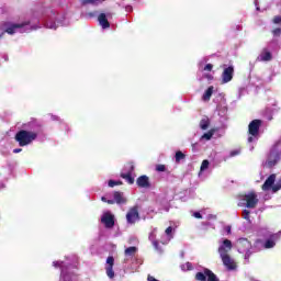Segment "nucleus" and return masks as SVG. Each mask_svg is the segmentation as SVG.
<instances>
[{"label":"nucleus","instance_id":"nucleus-4","mask_svg":"<svg viewBox=\"0 0 281 281\" xmlns=\"http://www.w3.org/2000/svg\"><path fill=\"white\" fill-rule=\"evenodd\" d=\"M262 122L260 120H254L248 125V143L251 144L254 142H258V137L260 135V125Z\"/></svg>","mask_w":281,"mask_h":281},{"label":"nucleus","instance_id":"nucleus-34","mask_svg":"<svg viewBox=\"0 0 281 281\" xmlns=\"http://www.w3.org/2000/svg\"><path fill=\"white\" fill-rule=\"evenodd\" d=\"M237 155H240V149H233L229 153V157H237Z\"/></svg>","mask_w":281,"mask_h":281},{"label":"nucleus","instance_id":"nucleus-19","mask_svg":"<svg viewBox=\"0 0 281 281\" xmlns=\"http://www.w3.org/2000/svg\"><path fill=\"white\" fill-rule=\"evenodd\" d=\"M136 186H138V188H144L145 190H148V188H150V179L148 178V176H140L136 180Z\"/></svg>","mask_w":281,"mask_h":281},{"label":"nucleus","instance_id":"nucleus-2","mask_svg":"<svg viewBox=\"0 0 281 281\" xmlns=\"http://www.w3.org/2000/svg\"><path fill=\"white\" fill-rule=\"evenodd\" d=\"M38 137V132L34 128V123H27L23 125V130L15 135V142L19 146H30L34 139Z\"/></svg>","mask_w":281,"mask_h":281},{"label":"nucleus","instance_id":"nucleus-17","mask_svg":"<svg viewBox=\"0 0 281 281\" xmlns=\"http://www.w3.org/2000/svg\"><path fill=\"white\" fill-rule=\"evenodd\" d=\"M172 232H175V229L172 228V226H169L168 228H166L165 234L162 235V237L160 238V243L162 245H168V243H170V240L172 238H175Z\"/></svg>","mask_w":281,"mask_h":281},{"label":"nucleus","instance_id":"nucleus-45","mask_svg":"<svg viewBox=\"0 0 281 281\" xmlns=\"http://www.w3.org/2000/svg\"><path fill=\"white\" fill-rule=\"evenodd\" d=\"M168 210H169L168 207L165 209L166 212H168Z\"/></svg>","mask_w":281,"mask_h":281},{"label":"nucleus","instance_id":"nucleus-7","mask_svg":"<svg viewBox=\"0 0 281 281\" xmlns=\"http://www.w3.org/2000/svg\"><path fill=\"white\" fill-rule=\"evenodd\" d=\"M239 205L254 209L258 205V196L256 193H248L240 199Z\"/></svg>","mask_w":281,"mask_h":281},{"label":"nucleus","instance_id":"nucleus-16","mask_svg":"<svg viewBox=\"0 0 281 281\" xmlns=\"http://www.w3.org/2000/svg\"><path fill=\"white\" fill-rule=\"evenodd\" d=\"M272 34L273 36H281V16H274L272 20Z\"/></svg>","mask_w":281,"mask_h":281},{"label":"nucleus","instance_id":"nucleus-33","mask_svg":"<svg viewBox=\"0 0 281 281\" xmlns=\"http://www.w3.org/2000/svg\"><path fill=\"white\" fill-rule=\"evenodd\" d=\"M109 188H115V186H122L121 181L110 180L108 182Z\"/></svg>","mask_w":281,"mask_h":281},{"label":"nucleus","instance_id":"nucleus-27","mask_svg":"<svg viewBox=\"0 0 281 281\" xmlns=\"http://www.w3.org/2000/svg\"><path fill=\"white\" fill-rule=\"evenodd\" d=\"M207 168H210V160H203L200 167L199 177H202Z\"/></svg>","mask_w":281,"mask_h":281},{"label":"nucleus","instance_id":"nucleus-39","mask_svg":"<svg viewBox=\"0 0 281 281\" xmlns=\"http://www.w3.org/2000/svg\"><path fill=\"white\" fill-rule=\"evenodd\" d=\"M243 218H245L246 221H249V211L244 210V212H243Z\"/></svg>","mask_w":281,"mask_h":281},{"label":"nucleus","instance_id":"nucleus-20","mask_svg":"<svg viewBox=\"0 0 281 281\" xmlns=\"http://www.w3.org/2000/svg\"><path fill=\"white\" fill-rule=\"evenodd\" d=\"M276 240H278V234L271 235L263 244L265 249H273Z\"/></svg>","mask_w":281,"mask_h":281},{"label":"nucleus","instance_id":"nucleus-10","mask_svg":"<svg viewBox=\"0 0 281 281\" xmlns=\"http://www.w3.org/2000/svg\"><path fill=\"white\" fill-rule=\"evenodd\" d=\"M278 161H280V154H278V150L272 149L268 157L267 160L265 161L263 166L266 168H273V166H276V164H278Z\"/></svg>","mask_w":281,"mask_h":281},{"label":"nucleus","instance_id":"nucleus-21","mask_svg":"<svg viewBox=\"0 0 281 281\" xmlns=\"http://www.w3.org/2000/svg\"><path fill=\"white\" fill-rule=\"evenodd\" d=\"M98 21H99V25H101V27L103 30H106V29L111 27V24L109 23V20H106V14L101 13L98 16Z\"/></svg>","mask_w":281,"mask_h":281},{"label":"nucleus","instance_id":"nucleus-29","mask_svg":"<svg viewBox=\"0 0 281 281\" xmlns=\"http://www.w3.org/2000/svg\"><path fill=\"white\" fill-rule=\"evenodd\" d=\"M213 136H214V130H211L201 136V142H210V139H212Z\"/></svg>","mask_w":281,"mask_h":281},{"label":"nucleus","instance_id":"nucleus-32","mask_svg":"<svg viewBox=\"0 0 281 281\" xmlns=\"http://www.w3.org/2000/svg\"><path fill=\"white\" fill-rule=\"evenodd\" d=\"M181 159H186V155H183V153H181V151H177L176 153V161H177V164H179V161H181Z\"/></svg>","mask_w":281,"mask_h":281},{"label":"nucleus","instance_id":"nucleus-28","mask_svg":"<svg viewBox=\"0 0 281 281\" xmlns=\"http://www.w3.org/2000/svg\"><path fill=\"white\" fill-rule=\"evenodd\" d=\"M135 254H137V247H135V246H132V247H128V248L125 249V256L127 258H133V256Z\"/></svg>","mask_w":281,"mask_h":281},{"label":"nucleus","instance_id":"nucleus-38","mask_svg":"<svg viewBox=\"0 0 281 281\" xmlns=\"http://www.w3.org/2000/svg\"><path fill=\"white\" fill-rule=\"evenodd\" d=\"M212 69H214V66L212 64H207L204 68L203 71H211Z\"/></svg>","mask_w":281,"mask_h":281},{"label":"nucleus","instance_id":"nucleus-37","mask_svg":"<svg viewBox=\"0 0 281 281\" xmlns=\"http://www.w3.org/2000/svg\"><path fill=\"white\" fill-rule=\"evenodd\" d=\"M101 201H103V203H109V205H113V203H115V201H113V200H106L105 196H102Z\"/></svg>","mask_w":281,"mask_h":281},{"label":"nucleus","instance_id":"nucleus-11","mask_svg":"<svg viewBox=\"0 0 281 281\" xmlns=\"http://www.w3.org/2000/svg\"><path fill=\"white\" fill-rule=\"evenodd\" d=\"M231 251H232V240L224 239L223 241H220V246H218L220 257L229 256Z\"/></svg>","mask_w":281,"mask_h":281},{"label":"nucleus","instance_id":"nucleus-42","mask_svg":"<svg viewBox=\"0 0 281 281\" xmlns=\"http://www.w3.org/2000/svg\"><path fill=\"white\" fill-rule=\"evenodd\" d=\"M21 150H23V149H21V148H15V149H13V153L16 155V154L21 153Z\"/></svg>","mask_w":281,"mask_h":281},{"label":"nucleus","instance_id":"nucleus-36","mask_svg":"<svg viewBox=\"0 0 281 281\" xmlns=\"http://www.w3.org/2000/svg\"><path fill=\"white\" fill-rule=\"evenodd\" d=\"M102 1H104V0H85L83 3H93V4H98V3H102Z\"/></svg>","mask_w":281,"mask_h":281},{"label":"nucleus","instance_id":"nucleus-25","mask_svg":"<svg viewBox=\"0 0 281 281\" xmlns=\"http://www.w3.org/2000/svg\"><path fill=\"white\" fill-rule=\"evenodd\" d=\"M149 240L153 243L155 249H158L159 243L157 241V228H154L149 234Z\"/></svg>","mask_w":281,"mask_h":281},{"label":"nucleus","instance_id":"nucleus-43","mask_svg":"<svg viewBox=\"0 0 281 281\" xmlns=\"http://www.w3.org/2000/svg\"><path fill=\"white\" fill-rule=\"evenodd\" d=\"M148 281H157V279L155 277H148Z\"/></svg>","mask_w":281,"mask_h":281},{"label":"nucleus","instance_id":"nucleus-26","mask_svg":"<svg viewBox=\"0 0 281 281\" xmlns=\"http://www.w3.org/2000/svg\"><path fill=\"white\" fill-rule=\"evenodd\" d=\"M209 127H210V119H207V116H204L200 121V128H202V131H207Z\"/></svg>","mask_w":281,"mask_h":281},{"label":"nucleus","instance_id":"nucleus-15","mask_svg":"<svg viewBox=\"0 0 281 281\" xmlns=\"http://www.w3.org/2000/svg\"><path fill=\"white\" fill-rule=\"evenodd\" d=\"M113 265H115V259L113 257H108L106 263H105V273L110 280H113L115 278V272L113 271Z\"/></svg>","mask_w":281,"mask_h":281},{"label":"nucleus","instance_id":"nucleus-1","mask_svg":"<svg viewBox=\"0 0 281 281\" xmlns=\"http://www.w3.org/2000/svg\"><path fill=\"white\" fill-rule=\"evenodd\" d=\"M43 27V24L37 23L33 24L32 21L27 20L22 23H16V22H4L0 26L1 33H0V38L3 36V34H25L30 32H34V30H41Z\"/></svg>","mask_w":281,"mask_h":281},{"label":"nucleus","instance_id":"nucleus-31","mask_svg":"<svg viewBox=\"0 0 281 281\" xmlns=\"http://www.w3.org/2000/svg\"><path fill=\"white\" fill-rule=\"evenodd\" d=\"M180 268L182 269V271H192V263L186 262L181 265Z\"/></svg>","mask_w":281,"mask_h":281},{"label":"nucleus","instance_id":"nucleus-3","mask_svg":"<svg viewBox=\"0 0 281 281\" xmlns=\"http://www.w3.org/2000/svg\"><path fill=\"white\" fill-rule=\"evenodd\" d=\"M44 27L47 30H58V25H69V22L63 21V16L56 13L54 10L47 11L42 19Z\"/></svg>","mask_w":281,"mask_h":281},{"label":"nucleus","instance_id":"nucleus-41","mask_svg":"<svg viewBox=\"0 0 281 281\" xmlns=\"http://www.w3.org/2000/svg\"><path fill=\"white\" fill-rule=\"evenodd\" d=\"M225 232H226L227 234H232V226H226V227H225Z\"/></svg>","mask_w":281,"mask_h":281},{"label":"nucleus","instance_id":"nucleus-22","mask_svg":"<svg viewBox=\"0 0 281 281\" xmlns=\"http://www.w3.org/2000/svg\"><path fill=\"white\" fill-rule=\"evenodd\" d=\"M271 52H269L268 49H263L257 59L261 63H268L269 60H271Z\"/></svg>","mask_w":281,"mask_h":281},{"label":"nucleus","instance_id":"nucleus-8","mask_svg":"<svg viewBox=\"0 0 281 281\" xmlns=\"http://www.w3.org/2000/svg\"><path fill=\"white\" fill-rule=\"evenodd\" d=\"M53 266L55 268L60 267L63 281H77L76 276L74 273L67 272V269H65V265L63 263V261H54Z\"/></svg>","mask_w":281,"mask_h":281},{"label":"nucleus","instance_id":"nucleus-6","mask_svg":"<svg viewBox=\"0 0 281 281\" xmlns=\"http://www.w3.org/2000/svg\"><path fill=\"white\" fill-rule=\"evenodd\" d=\"M236 247L240 254H244L245 260H249V257L251 256V243L245 238H241L237 240Z\"/></svg>","mask_w":281,"mask_h":281},{"label":"nucleus","instance_id":"nucleus-44","mask_svg":"<svg viewBox=\"0 0 281 281\" xmlns=\"http://www.w3.org/2000/svg\"><path fill=\"white\" fill-rule=\"evenodd\" d=\"M207 78H209V80H212L213 77L212 76H207Z\"/></svg>","mask_w":281,"mask_h":281},{"label":"nucleus","instance_id":"nucleus-30","mask_svg":"<svg viewBox=\"0 0 281 281\" xmlns=\"http://www.w3.org/2000/svg\"><path fill=\"white\" fill-rule=\"evenodd\" d=\"M121 177L127 181L132 186V183H135V179L131 177V173H122Z\"/></svg>","mask_w":281,"mask_h":281},{"label":"nucleus","instance_id":"nucleus-18","mask_svg":"<svg viewBox=\"0 0 281 281\" xmlns=\"http://www.w3.org/2000/svg\"><path fill=\"white\" fill-rule=\"evenodd\" d=\"M222 258V262L224 265V267H226V269H228L229 271L236 269V262L234 261V259H232V257H229V255H225Z\"/></svg>","mask_w":281,"mask_h":281},{"label":"nucleus","instance_id":"nucleus-13","mask_svg":"<svg viewBox=\"0 0 281 281\" xmlns=\"http://www.w3.org/2000/svg\"><path fill=\"white\" fill-rule=\"evenodd\" d=\"M234 78V66L225 67L222 72V85H227V82H232Z\"/></svg>","mask_w":281,"mask_h":281},{"label":"nucleus","instance_id":"nucleus-24","mask_svg":"<svg viewBox=\"0 0 281 281\" xmlns=\"http://www.w3.org/2000/svg\"><path fill=\"white\" fill-rule=\"evenodd\" d=\"M214 93V86L209 87L204 94L202 95L203 102H210V98H212V94Z\"/></svg>","mask_w":281,"mask_h":281},{"label":"nucleus","instance_id":"nucleus-5","mask_svg":"<svg viewBox=\"0 0 281 281\" xmlns=\"http://www.w3.org/2000/svg\"><path fill=\"white\" fill-rule=\"evenodd\" d=\"M262 190L265 192L269 190H271L272 192H278L279 190H281V179H279L276 183V175L272 173L267 178V180L262 184Z\"/></svg>","mask_w":281,"mask_h":281},{"label":"nucleus","instance_id":"nucleus-40","mask_svg":"<svg viewBox=\"0 0 281 281\" xmlns=\"http://www.w3.org/2000/svg\"><path fill=\"white\" fill-rule=\"evenodd\" d=\"M192 216H193L194 218H203V216H202L201 213H199V212H194V213L192 214Z\"/></svg>","mask_w":281,"mask_h":281},{"label":"nucleus","instance_id":"nucleus-9","mask_svg":"<svg viewBox=\"0 0 281 281\" xmlns=\"http://www.w3.org/2000/svg\"><path fill=\"white\" fill-rule=\"evenodd\" d=\"M195 280L198 281H218V278H216V274L212 272L209 269H204L202 272H198L195 274Z\"/></svg>","mask_w":281,"mask_h":281},{"label":"nucleus","instance_id":"nucleus-46","mask_svg":"<svg viewBox=\"0 0 281 281\" xmlns=\"http://www.w3.org/2000/svg\"><path fill=\"white\" fill-rule=\"evenodd\" d=\"M257 10H260V7H257Z\"/></svg>","mask_w":281,"mask_h":281},{"label":"nucleus","instance_id":"nucleus-23","mask_svg":"<svg viewBox=\"0 0 281 281\" xmlns=\"http://www.w3.org/2000/svg\"><path fill=\"white\" fill-rule=\"evenodd\" d=\"M113 196H114V200H113L114 203H117L119 205L126 203V198L124 196V193L116 191L114 192Z\"/></svg>","mask_w":281,"mask_h":281},{"label":"nucleus","instance_id":"nucleus-12","mask_svg":"<svg viewBox=\"0 0 281 281\" xmlns=\"http://www.w3.org/2000/svg\"><path fill=\"white\" fill-rule=\"evenodd\" d=\"M126 221L128 225H135L136 221H139V211L137 206H133L126 214Z\"/></svg>","mask_w":281,"mask_h":281},{"label":"nucleus","instance_id":"nucleus-35","mask_svg":"<svg viewBox=\"0 0 281 281\" xmlns=\"http://www.w3.org/2000/svg\"><path fill=\"white\" fill-rule=\"evenodd\" d=\"M156 170H157V172H166V166L165 165H157Z\"/></svg>","mask_w":281,"mask_h":281},{"label":"nucleus","instance_id":"nucleus-14","mask_svg":"<svg viewBox=\"0 0 281 281\" xmlns=\"http://www.w3.org/2000/svg\"><path fill=\"white\" fill-rule=\"evenodd\" d=\"M101 223H103L105 227H113V225H115V216L111 214V212H105L101 217Z\"/></svg>","mask_w":281,"mask_h":281}]
</instances>
